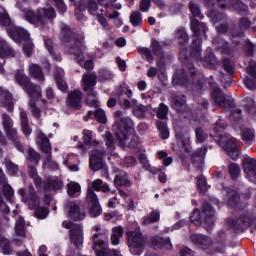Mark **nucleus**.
<instances>
[{
	"mask_svg": "<svg viewBox=\"0 0 256 256\" xmlns=\"http://www.w3.org/2000/svg\"><path fill=\"white\" fill-rule=\"evenodd\" d=\"M29 73L37 81H40V82L45 81V76L43 75V70L41 69V66L37 64H30Z\"/></svg>",
	"mask_w": 256,
	"mask_h": 256,
	"instance_id": "obj_33",
	"label": "nucleus"
},
{
	"mask_svg": "<svg viewBox=\"0 0 256 256\" xmlns=\"http://www.w3.org/2000/svg\"><path fill=\"white\" fill-rule=\"evenodd\" d=\"M64 49L65 53L75 56V59L79 63V65H83V63L81 62V57L83 55V39L77 40L76 38H72L70 40H67L65 42Z\"/></svg>",
	"mask_w": 256,
	"mask_h": 256,
	"instance_id": "obj_15",
	"label": "nucleus"
},
{
	"mask_svg": "<svg viewBox=\"0 0 256 256\" xmlns=\"http://www.w3.org/2000/svg\"><path fill=\"white\" fill-rule=\"evenodd\" d=\"M187 70L190 77L187 76L185 70H177L175 75L173 76L174 83H178V85H198L199 87H202L203 83H205V78L203 77V74L197 71L193 64H187Z\"/></svg>",
	"mask_w": 256,
	"mask_h": 256,
	"instance_id": "obj_5",
	"label": "nucleus"
},
{
	"mask_svg": "<svg viewBox=\"0 0 256 256\" xmlns=\"http://www.w3.org/2000/svg\"><path fill=\"white\" fill-rule=\"evenodd\" d=\"M251 27V21L248 18H241L238 22V28L232 30L234 37H241L243 31H247Z\"/></svg>",
	"mask_w": 256,
	"mask_h": 256,
	"instance_id": "obj_27",
	"label": "nucleus"
},
{
	"mask_svg": "<svg viewBox=\"0 0 256 256\" xmlns=\"http://www.w3.org/2000/svg\"><path fill=\"white\" fill-rule=\"evenodd\" d=\"M153 245L154 247H158L159 249H171L173 245L171 244V240L169 238H161V237H156L153 239Z\"/></svg>",
	"mask_w": 256,
	"mask_h": 256,
	"instance_id": "obj_40",
	"label": "nucleus"
},
{
	"mask_svg": "<svg viewBox=\"0 0 256 256\" xmlns=\"http://www.w3.org/2000/svg\"><path fill=\"white\" fill-rule=\"evenodd\" d=\"M191 30L194 33L193 44H192V55L199 61L201 59V43L203 42L199 35L207 31L205 23H199L198 20L194 19L191 21Z\"/></svg>",
	"mask_w": 256,
	"mask_h": 256,
	"instance_id": "obj_9",
	"label": "nucleus"
},
{
	"mask_svg": "<svg viewBox=\"0 0 256 256\" xmlns=\"http://www.w3.org/2000/svg\"><path fill=\"white\" fill-rule=\"evenodd\" d=\"M103 213V210L101 209V205L99 204H91L89 209V215L90 217H99Z\"/></svg>",
	"mask_w": 256,
	"mask_h": 256,
	"instance_id": "obj_59",
	"label": "nucleus"
},
{
	"mask_svg": "<svg viewBox=\"0 0 256 256\" xmlns=\"http://www.w3.org/2000/svg\"><path fill=\"white\" fill-rule=\"evenodd\" d=\"M9 35L13 41L16 43H21L25 41L23 46V51L26 57H31L33 54V42L29 39V32L19 26H10Z\"/></svg>",
	"mask_w": 256,
	"mask_h": 256,
	"instance_id": "obj_6",
	"label": "nucleus"
},
{
	"mask_svg": "<svg viewBox=\"0 0 256 256\" xmlns=\"http://www.w3.org/2000/svg\"><path fill=\"white\" fill-rule=\"evenodd\" d=\"M20 126L24 135H31V133H33V129H31V126H29V118L27 117V112L25 111H20Z\"/></svg>",
	"mask_w": 256,
	"mask_h": 256,
	"instance_id": "obj_30",
	"label": "nucleus"
},
{
	"mask_svg": "<svg viewBox=\"0 0 256 256\" xmlns=\"http://www.w3.org/2000/svg\"><path fill=\"white\" fill-rule=\"evenodd\" d=\"M28 207L36 210V217L38 219H45L49 215V209L45 207L39 208V198L35 195V189L32 186L29 189Z\"/></svg>",
	"mask_w": 256,
	"mask_h": 256,
	"instance_id": "obj_17",
	"label": "nucleus"
},
{
	"mask_svg": "<svg viewBox=\"0 0 256 256\" xmlns=\"http://www.w3.org/2000/svg\"><path fill=\"white\" fill-rule=\"evenodd\" d=\"M36 135V143L38 147L40 148L42 153H45L47 155L44 161V165L46 167H50L51 169H57L59 166L56 164L55 161L51 160V143L49 142V138H47L45 133H43V131L40 129L36 131Z\"/></svg>",
	"mask_w": 256,
	"mask_h": 256,
	"instance_id": "obj_8",
	"label": "nucleus"
},
{
	"mask_svg": "<svg viewBox=\"0 0 256 256\" xmlns=\"http://www.w3.org/2000/svg\"><path fill=\"white\" fill-rule=\"evenodd\" d=\"M61 189H63V182L54 178H49L44 185V191H59Z\"/></svg>",
	"mask_w": 256,
	"mask_h": 256,
	"instance_id": "obj_32",
	"label": "nucleus"
},
{
	"mask_svg": "<svg viewBox=\"0 0 256 256\" xmlns=\"http://www.w3.org/2000/svg\"><path fill=\"white\" fill-rule=\"evenodd\" d=\"M0 57H15V51L4 40L0 41Z\"/></svg>",
	"mask_w": 256,
	"mask_h": 256,
	"instance_id": "obj_41",
	"label": "nucleus"
},
{
	"mask_svg": "<svg viewBox=\"0 0 256 256\" xmlns=\"http://www.w3.org/2000/svg\"><path fill=\"white\" fill-rule=\"evenodd\" d=\"M211 89H212V97L214 99L215 105H218V107H231L233 105V98L223 94L221 89L217 86V84L213 82H209Z\"/></svg>",
	"mask_w": 256,
	"mask_h": 256,
	"instance_id": "obj_16",
	"label": "nucleus"
},
{
	"mask_svg": "<svg viewBox=\"0 0 256 256\" xmlns=\"http://www.w3.org/2000/svg\"><path fill=\"white\" fill-rule=\"evenodd\" d=\"M0 247L2 248L4 255H11L9 240L5 239L3 236H0Z\"/></svg>",
	"mask_w": 256,
	"mask_h": 256,
	"instance_id": "obj_60",
	"label": "nucleus"
},
{
	"mask_svg": "<svg viewBox=\"0 0 256 256\" xmlns=\"http://www.w3.org/2000/svg\"><path fill=\"white\" fill-rule=\"evenodd\" d=\"M5 133L8 137V139H10V141L14 142L16 149L18 151H20V153H23L24 148H23V144H21V142L19 141V133L17 132V129L15 127L10 128L8 130H5Z\"/></svg>",
	"mask_w": 256,
	"mask_h": 256,
	"instance_id": "obj_24",
	"label": "nucleus"
},
{
	"mask_svg": "<svg viewBox=\"0 0 256 256\" xmlns=\"http://www.w3.org/2000/svg\"><path fill=\"white\" fill-rule=\"evenodd\" d=\"M197 185L200 193H207L209 185H207V179H205L204 176H199L197 178Z\"/></svg>",
	"mask_w": 256,
	"mask_h": 256,
	"instance_id": "obj_56",
	"label": "nucleus"
},
{
	"mask_svg": "<svg viewBox=\"0 0 256 256\" xmlns=\"http://www.w3.org/2000/svg\"><path fill=\"white\" fill-rule=\"evenodd\" d=\"M149 109H151L150 105L144 106L142 104H138L133 107V113L138 119H145V114Z\"/></svg>",
	"mask_w": 256,
	"mask_h": 256,
	"instance_id": "obj_39",
	"label": "nucleus"
},
{
	"mask_svg": "<svg viewBox=\"0 0 256 256\" xmlns=\"http://www.w3.org/2000/svg\"><path fill=\"white\" fill-rule=\"evenodd\" d=\"M114 185L116 187H123V185H129V177L127 173L120 169H115Z\"/></svg>",
	"mask_w": 256,
	"mask_h": 256,
	"instance_id": "obj_26",
	"label": "nucleus"
},
{
	"mask_svg": "<svg viewBox=\"0 0 256 256\" xmlns=\"http://www.w3.org/2000/svg\"><path fill=\"white\" fill-rule=\"evenodd\" d=\"M176 38L181 45H185V43L189 41V36H187V32H185V29L183 28L176 31Z\"/></svg>",
	"mask_w": 256,
	"mask_h": 256,
	"instance_id": "obj_55",
	"label": "nucleus"
},
{
	"mask_svg": "<svg viewBox=\"0 0 256 256\" xmlns=\"http://www.w3.org/2000/svg\"><path fill=\"white\" fill-rule=\"evenodd\" d=\"M87 9L91 15H103V8H99V5L95 0H90L88 2Z\"/></svg>",
	"mask_w": 256,
	"mask_h": 256,
	"instance_id": "obj_45",
	"label": "nucleus"
},
{
	"mask_svg": "<svg viewBox=\"0 0 256 256\" xmlns=\"http://www.w3.org/2000/svg\"><path fill=\"white\" fill-rule=\"evenodd\" d=\"M81 99H83V92H81V90H74L69 94L68 103L70 107L79 109V107H81Z\"/></svg>",
	"mask_w": 256,
	"mask_h": 256,
	"instance_id": "obj_28",
	"label": "nucleus"
},
{
	"mask_svg": "<svg viewBox=\"0 0 256 256\" xmlns=\"http://www.w3.org/2000/svg\"><path fill=\"white\" fill-rule=\"evenodd\" d=\"M94 117L99 123H107V116L105 115V111L103 109H97L94 112Z\"/></svg>",
	"mask_w": 256,
	"mask_h": 256,
	"instance_id": "obj_64",
	"label": "nucleus"
},
{
	"mask_svg": "<svg viewBox=\"0 0 256 256\" xmlns=\"http://www.w3.org/2000/svg\"><path fill=\"white\" fill-rule=\"evenodd\" d=\"M191 242L196 245V247H199L200 249H209L211 247V244L213 241L203 234H192L190 236Z\"/></svg>",
	"mask_w": 256,
	"mask_h": 256,
	"instance_id": "obj_23",
	"label": "nucleus"
},
{
	"mask_svg": "<svg viewBox=\"0 0 256 256\" xmlns=\"http://www.w3.org/2000/svg\"><path fill=\"white\" fill-rule=\"evenodd\" d=\"M116 124L113 126L115 131V138L109 132L104 135V141L106 147L110 150L115 149V143L119 147H129L135 149L139 145V137L133 136V120L126 117L121 110H117L115 113Z\"/></svg>",
	"mask_w": 256,
	"mask_h": 256,
	"instance_id": "obj_1",
	"label": "nucleus"
},
{
	"mask_svg": "<svg viewBox=\"0 0 256 256\" xmlns=\"http://www.w3.org/2000/svg\"><path fill=\"white\" fill-rule=\"evenodd\" d=\"M214 133H217L218 135V144L219 146L226 151L227 155L231 157V159H239V155L241 153L239 152V146L235 143V138L231 137V135L225 133V126L220 123H216V125L213 127Z\"/></svg>",
	"mask_w": 256,
	"mask_h": 256,
	"instance_id": "obj_4",
	"label": "nucleus"
},
{
	"mask_svg": "<svg viewBox=\"0 0 256 256\" xmlns=\"http://www.w3.org/2000/svg\"><path fill=\"white\" fill-rule=\"evenodd\" d=\"M172 107L177 111L178 113H183L185 109H187V104L185 103L184 97H174L172 100Z\"/></svg>",
	"mask_w": 256,
	"mask_h": 256,
	"instance_id": "obj_34",
	"label": "nucleus"
},
{
	"mask_svg": "<svg viewBox=\"0 0 256 256\" xmlns=\"http://www.w3.org/2000/svg\"><path fill=\"white\" fill-rule=\"evenodd\" d=\"M216 46L218 47V49H220L221 51H223V53H226L227 55H231V53H233V49L229 47V43H227V41L225 40H219L216 43Z\"/></svg>",
	"mask_w": 256,
	"mask_h": 256,
	"instance_id": "obj_54",
	"label": "nucleus"
},
{
	"mask_svg": "<svg viewBox=\"0 0 256 256\" xmlns=\"http://www.w3.org/2000/svg\"><path fill=\"white\" fill-rule=\"evenodd\" d=\"M41 160V155H39V153H37V151H35L32 148L28 149V161H33V163H39V161Z\"/></svg>",
	"mask_w": 256,
	"mask_h": 256,
	"instance_id": "obj_63",
	"label": "nucleus"
},
{
	"mask_svg": "<svg viewBox=\"0 0 256 256\" xmlns=\"http://www.w3.org/2000/svg\"><path fill=\"white\" fill-rule=\"evenodd\" d=\"M64 75H65V70H63L62 68H56L55 80H56L58 89H60L61 91H65V87H67V84L63 80Z\"/></svg>",
	"mask_w": 256,
	"mask_h": 256,
	"instance_id": "obj_38",
	"label": "nucleus"
},
{
	"mask_svg": "<svg viewBox=\"0 0 256 256\" xmlns=\"http://www.w3.org/2000/svg\"><path fill=\"white\" fill-rule=\"evenodd\" d=\"M0 95L2 96V107L7 109V111H13V96H11V93L0 87Z\"/></svg>",
	"mask_w": 256,
	"mask_h": 256,
	"instance_id": "obj_25",
	"label": "nucleus"
},
{
	"mask_svg": "<svg viewBox=\"0 0 256 256\" xmlns=\"http://www.w3.org/2000/svg\"><path fill=\"white\" fill-rule=\"evenodd\" d=\"M244 172L248 179L256 183V160L253 158H245L243 161Z\"/></svg>",
	"mask_w": 256,
	"mask_h": 256,
	"instance_id": "obj_21",
	"label": "nucleus"
},
{
	"mask_svg": "<svg viewBox=\"0 0 256 256\" xmlns=\"http://www.w3.org/2000/svg\"><path fill=\"white\" fill-rule=\"evenodd\" d=\"M107 237V231L103 230L102 232L95 233L93 235V246L92 249L95 251L96 256H121V254L117 250H109L103 247L105 241L104 239Z\"/></svg>",
	"mask_w": 256,
	"mask_h": 256,
	"instance_id": "obj_10",
	"label": "nucleus"
},
{
	"mask_svg": "<svg viewBox=\"0 0 256 256\" xmlns=\"http://www.w3.org/2000/svg\"><path fill=\"white\" fill-rule=\"evenodd\" d=\"M246 71L248 75H250V77H246L243 80L244 84L246 85L247 89H250V91H253V89H256V62L250 61Z\"/></svg>",
	"mask_w": 256,
	"mask_h": 256,
	"instance_id": "obj_20",
	"label": "nucleus"
},
{
	"mask_svg": "<svg viewBox=\"0 0 256 256\" xmlns=\"http://www.w3.org/2000/svg\"><path fill=\"white\" fill-rule=\"evenodd\" d=\"M4 165L9 175H17V173H19V166L13 163L10 159H5Z\"/></svg>",
	"mask_w": 256,
	"mask_h": 256,
	"instance_id": "obj_48",
	"label": "nucleus"
},
{
	"mask_svg": "<svg viewBox=\"0 0 256 256\" xmlns=\"http://www.w3.org/2000/svg\"><path fill=\"white\" fill-rule=\"evenodd\" d=\"M241 139L246 145H251L253 139H255V130L251 128H245L241 131Z\"/></svg>",
	"mask_w": 256,
	"mask_h": 256,
	"instance_id": "obj_37",
	"label": "nucleus"
},
{
	"mask_svg": "<svg viewBox=\"0 0 256 256\" xmlns=\"http://www.w3.org/2000/svg\"><path fill=\"white\" fill-rule=\"evenodd\" d=\"M81 191V185L76 182H70L67 185V193L70 197L75 196L76 193H79Z\"/></svg>",
	"mask_w": 256,
	"mask_h": 256,
	"instance_id": "obj_51",
	"label": "nucleus"
},
{
	"mask_svg": "<svg viewBox=\"0 0 256 256\" xmlns=\"http://www.w3.org/2000/svg\"><path fill=\"white\" fill-rule=\"evenodd\" d=\"M29 1L30 0H17L16 7L23 11V17L27 19L29 23H32V25L45 27L47 19H55V17H57V13L53 7L38 10L37 13L33 10H25V5H27Z\"/></svg>",
	"mask_w": 256,
	"mask_h": 256,
	"instance_id": "obj_2",
	"label": "nucleus"
},
{
	"mask_svg": "<svg viewBox=\"0 0 256 256\" xmlns=\"http://www.w3.org/2000/svg\"><path fill=\"white\" fill-rule=\"evenodd\" d=\"M167 115H169V107L165 103H160L156 111V117L158 119H167Z\"/></svg>",
	"mask_w": 256,
	"mask_h": 256,
	"instance_id": "obj_50",
	"label": "nucleus"
},
{
	"mask_svg": "<svg viewBox=\"0 0 256 256\" xmlns=\"http://www.w3.org/2000/svg\"><path fill=\"white\" fill-rule=\"evenodd\" d=\"M189 139L190 137L187 133H183V132L176 133V140L179 147H181L183 151H187L188 153L189 151H191V147L189 146Z\"/></svg>",
	"mask_w": 256,
	"mask_h": 256,
	"instance_id": "obj_29",
	"label": "nucleus"
},
{
	"mask_svg": "<svg viewBox=\"0 0 256 256\" xmlns=\"http://www.w3.org/2000/svg\"><path fill=\"white\" fill-rule=\"evenodd\" d=\"M18 85L23 87V90L28 93L30 99H41V87L31 83L29 76L18 72L15 77Z\"/></svg>",
	"mask_w": 256,
	"mask_h": 256,
	"instance_id": "obj_11",
	"label": "nucleus"
},
{
	"mask_svg": "<svg viewBox=\"0 0 256 256\" xmlns=\"http://www.w3.org/2000/svg\"><path fill=\"white\" fill-rule=\"evenodd\" d=\"M130 23L133 25V27H139L143 23V16L141 15V12L134 11L130 15Z\"/></svg>",
	"mask_w": 256,
	"mask_h": 256,
	"instance_id": "obj_49",
	"label": "nucleus"
},
{
	"mask_svg": "<svg viewBox=\"0 0 256 256\" xmlns=\"http://www.w3.org/2000/svg\"><path fill=\"white\" fill-rule=\"evenodd\" d=\"M97 85V75L95 74H84L82 76V87L87 93V103L88 105H97V92H95L94 88Z\"/></svg>",
	"mask_w": 256,
	"mask_h": 256,
	"instance_id": "obj_12",
	"label": "nucleus"
},
{
	"mask_svg": "<svg viewBox=\"0 0 256 256\" xmlns=\"http://www.w3.org/2000/svg\"><path fill=\"white\" fill-rule=\"evenodd\" d=\"M83 141L85 145L96 147L90 152V168L92 171H99L103 169V167H105V162L103 161L105 151L99 148V141L93 140V132L91 130L83 131Z\"/></svg>",
	"mask_w": 256,
	"mask_h": 256,
	"instance_id": "obj_3",
	"label": "nucleus"
},
{
	"mask_svg": "<svg viewBox=\"0 0 256 256\" xmlns=\"http://www.w3.org/2000/svg\"><path fill=\"white\" fill-rule=\"evenodd\" d=\"M28 173H29V176L34 180L36 189H43V182L41 181V177H39L37 168H35V166H29Z\"/></svg>",
	"mask_w": 256,
	"mask_h": 256,
	"instance_id": "obj_35",
	"label": "nucleus"
},
{
	"mask_svg": "<svg viewBox=\"0 0 256 256\" xmlns=\"http://www.w3.org/2000/svg\"><path fill=\"white\" fill-rule=\"evenodd\" d=\"M128 247L132 255H141L145 249V238L140 230L128 233Z\"/></svg>",
	"mask_w": 256,
	"mask_h": 256,
	"instance_id": "obj_13",
	"label": "nucleus"
},
{
	"mask_svg": "<svg viewBox=\"0 0 256 256\" xmlns=\"http://www.w3.org/2000/svg\"><path fill=\"white\" fill-rule=\"evenodd\" d=\"M156 126L159 131L160 137L162 139H169V128L167 127V123L161 120H157Z\"/></svg>",
	"mask_w": 256,
	"mask_h": 256,
	"instance_id": "obj_43",
	"label": "nucleus"
},
{
	"mask_svg": "<svg viewBox=\"0 0 256 256\" xmlns=\"http://www.w3.org/2000/svg\"><path fill=\"white\" fill-rule=\"evenodd\" d=\"M67 213L71 219H74V221H81L86 216L85 211L81 209V206L75 202L67 203Z\"/></svg>",
	"mask_w": 256,
	"mask_h": 256,
	"instance_id": "obj_19",
	"label": "nucleus"
},
{
	"mask_svg": "<svg viewBox=\"0 0 256 256\" xmlns=\"http://www.w3.org/2000/svg\"><path fill=\"white\" fill-rule=\"evenodd\" d=\"M203 211L206 215L204 221L201 220V212L197 209L193 211L190 219L191 222L194 223V225H196L197 227H199V225H202L203 223L204 229H207L209 231V229H211V227H213V224L215 223V220L213 219V217H215V210H213V207H211V205L204 204Z\"/></svg>",
	"mask_w": 256,
	"mask_h": 256,
	"instance_id": "obj_7",
	"label": "nucleus"
},
{
	"mask_svg": "<svg viewBox=\"0 0 256 256\" xmlns=\"http://www.w3.org/2000/svg\"><path fill=\"white\" fill-rule=\"evenodd\" d=\"M159 221V212L153 211L148 217L143 220V225H149V223H156Z\"/></svg>",
	"mask_w": 256,
	"mask_h": 256,
	"instance_id": "obj_62",
	"label": "nucleus"
},
{
	"mask_svg": "<svg viewBox=\"0 0 256 256\" xmlns=\"http://www.w3.org/2000/svg\"><path fill=\"white\" fill-rule=\"evenodd\" d=\"M217 63L218 61L215 55L213 54V50L211 48H208L207 55L203 60L204 67H206V69H215V66L217 65Z\"/></svg>",
	"mask_w": 256,
	"mask_h": 256,
	"instance_id": "obj_31",
	"label": "nucleus"
},
{
	"mask_svg": "<svg viewBox=\"0 0 256 256\" xmlns=\"http://www.w3.org/2000/svg\"><path fill=\"white\" fill-rule=\"evenodd\" d=\"M256 220L251 212L243 213L237 220H228V225L234 229H245L255 225Z\"/></svg>",
	"mask_w": 256,
	"mask_h": 256,
	"instance_id": "obj_18",
	"label": "nucleus"
},
{
	"mask_svg": "<svg viewBox=\"0 0 256 256\" xmlns=\"http://www.w3.org/2000/svg\"><path fill=\"white\" fill-rule=\"evenodd\" d=\"M240 173H241V168H239V165L235 163H232L229 165V174L231 179H237Z\"/></svg>",
	"mask_w": 256,
	"mask_h": 256,
	"instance_id": "obj_58",
	"label": "nucleus"
},
{
	"mask_svg": "<svg viewBox=\"0 0 256 256\" xmlns=\"http://www.w3.org/2000/svg\"><path fill=\"white\" fill-rule=\"evenodd\" d=\"M86 201L90 203V205L99 204V198H97V194H95V191H93L91 187H88Z\"/></svg>",
	"mask_w": 256,
	"mask_h": 256,
	"instance_id": "obj_52",
	"label": "nucleus"
},
{
	"mask_svg": "<svg viewBox=\"0 0 256 256\" xmlns=\"http://www.w3.org/2000/svg\"><path fill=\"white\" fill-rule=\"evenodd\" d=\"M2 127L4 131L13 129V119L7 114H2Z\"/></svg>",
	"mask_w": 256,
	"mask_h": 256,
	"instance_id": "obj_53",
	"label": "nucleus"
},
{
	"mask_svg": "<svg viewBox=\"0 0 256 256\" xmlns=\"http://www.w3.org/2000/svg\"><path fill=\"white\" fill-rule=\"evenodd\" d=\"M0 187H3V195L7 201H13V188L11 185H9L7 176L5 175V172H3V169H0Z\"/></svg>",
	"mask_w": 256,
	"mask_h": 256,
	"instance_id": "obj_22",
	"label": "nucleus"
},
{
	"mask_svg": "<svg viewBox=\"0 0 256 256\" xmlns=\"http://www.w3.org/2000/svg\"><path fill=\"white\" fill-rule=\"evenodd\" d=\"M190 11L193 17H198L199 19H203V14H201V7L199 4L195 2H190Z\"/></svg>",
	"mask_w": 256,
	"mask_h": 256,
	"instance_id": "obj_57",
	"label": "nucleus"
},
{
	"mask_svg": "<svg viewBox=\"0 0 256 256\" xmlns=\"http://www.w3.org/2000/svg\"><path fill=\"white\" fill-rule=\"evenodd\" d=\"M123 227L118 226L112 229L111 241L112 245H119L121 237H123Z\"/></svg>",
	"mask_w": 256,
	"mask_h": 256,
	"instance_id": "obj_44",
	"label": "nucleus"
},
{
	"mask_svg": "<svg viewBox=\"0 0 256 256\" xmlns=\"http://www.w3.org/2000/svg\"><path fill=\"white\" fill-rule=\"evenodd\" d=\"M208 17L211 19L212 23L214 25H216L217 23H219V21H221L223 19V14H221L215 10H211L208 13Z\"/></svg>",
	"mask_w": 256,
	"mask_h": 256,
	"instance_id": "obj_61",
	"label": "nucleus"
},
{
	"mask_svg": "<svg viewBox=\"0 0 256 256\" xmlns=\"http://www.w3.org/2000/svg\"><path fill=\"white\" fill-rule=\"evenodd\" d=\"M89 187L90 189H95V191H102V193L109 191V184L103 183L101 179L94 180Z\"/></svg>",
	"mask_w": 256,
	"mask_h": 256,
	"instance_id": "obj_42",
	"label": "nucleus"
},
{
	"mask_svg": "<svg viewBox=\"0 0 256 256\" xmlns=\"http://www.w3.org/2000/svg\"><path fill=\"white\" fill-rule=\"evenodd\" d=\"M15 233L21 237L25 236V219L21 216L16 218Z\"/></svg>",
	"mask_w": 256,
	"mask_h": 256,
	"instance_id": "obj_46",
	"label": "nucleus"
},
{
	"mask_svg": "<svg viewBox=\"0 0 256 256\" xmlns=\"http://www.w3.org/2000/svg\"><path fill=\"white\" fill-rule=\"evenodd\" d=\"M98 2L100 3V5L106 7V12L104 13L106 17H109L110 19H119V12L113 10L115 9V7L105 2V0H98Z\"/></svg>",
	"mask_w": 256,
	"mask_h": 256,
	"instance_id": "obj_36",
	"label": "nucleus"
},
{
	"mask_svg": "<svg viewBox=\"0 0 256 256\" xmlns=\"http://www.w3.org/2000/svg\"><path fill=\"white\" fill-rule=\"evenodd\" d=\"M63 227L65 229H70V243L80 249L83 247V226L80 224H73L71 221H64Z\"/></svg>",
	"mask_w": 256,
	"mask_h": 256,
	"instance_id": "obj_14",
	"label": "nucleus"
},
{
	"mask_svg": "<svg viewBox=\"0 0 256 256\" xmlns=\"http://www.w3.org/2000/svg\"><path fill=\"white\" fill-rule=\"evenodd\" d=\"M30 99H31L29 103L30 112L32 113V116L34 117V119H36L37 121H40L41 109H39V107H37V105L35 104V101H37V99H32V98Z\"/></svg>",
	"mask_w": 256,
	"mask_h": 256,
	"instance_id": "obj_47",
	"label": "nucleus"
}]
</instances>
